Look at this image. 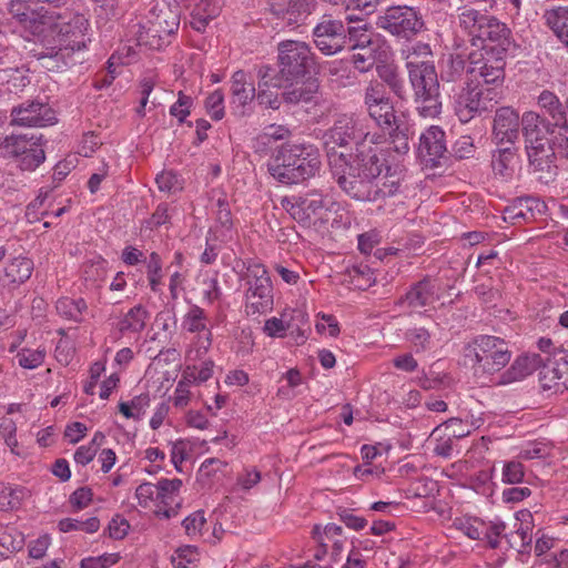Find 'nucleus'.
<instances>
[{
	"mask_svg": "<svg viewBox=\"0 0 568 568\" xmlns=\"http://www.w3.org/2000/svg\"><path fill=\"white\" fill-rule=\"evenodd\" d=\"M521 131L529 164L535 171L554 175L557 156L568 159V126L528 111L523 114Z\"/></svg>",
	"mask_w": 568,
	"mask_h": 568,
	"instance_id": "obj_1",
	"label": "nucleus"
},
{
	"mask_svg": "<svg viewBox=\"0 0 568 568\" xmlns=\"http://www.w3.org/2000/svg\"><path fill=\"white\" fill-rule=\"evenodd\" d=\"M349 158L347 154L332 153L328 168L339 187L352 199L377 202L399 192L403 180L399 165L387 166L386 173L379 180H375L352 169Z\"/></svg>",
	"mask_w": 568,
	"mask_h": 568,
	"instance_id": "obj_2",
	"label": "nucleus"
},
{
	"mask_svg": "<svg viewBox=\"0 0 568 568\" xmlns=\"http://www.w3.org/2000/svg\"><path fill=\"white\" fill-rule=\"evenodd\" d=\"M322 165L318 149L310 143H284L268 162L270 174L283 184H297L315 176Z\"/></svg>",
	"mask_w": 568,
	"mask_h": 568,
	"instance_id": "obj_3",
	"label": "nucleus"
},
{
	"mask_svg": "<svg viewBox=\"0 0 568 568\" xmlns=\"http://www.w3.org/2000/svg\"><path fill=\"white\" fill-rule=\"evenodd\" d=\"M464 356L477 382L485 385L509 363L511 353L504 339L483 335L465 347Z\"/></svg>",
	"mask_w": 568,
	"mask_h": 568,
	"instance_id": "obj_4",
	"label": "nucleus"
},
{
	"mask_svg": "<svg viewBox=\"0 0 568 568\" xmlns=\"http://www.w3.org/2000/svg\"><path fill=\"white\" fill-rule=\"evenodd\" d=\"M371 136L368 121L365 116L355 113L338 114L333 125L323 134L327 163L329 164V154H346L339 149L349 143H354L357 148L359 144L366 143Z\"/></svg>",
	"mask_w": 568,
	"mask_h": 568,
	"instance_id": "obj_5",
	"label": "nucleus"
},
{
	"mask_svg": "<svg viewBox=\"0 0 568 568\" xmlns=\"http://www.w3.org/2000/svg\"><path fill=\"white\" fill-rule=\"evenodd\" d=\"M88 27V20L80 13L71 14L68 19L58 21H54L52 17V24L47 28V33L54 34L55 45L51 47L50 53L41 55V59L59 60L62 59L64 50L74 52L84 49L90 40L87 36Z\"/></svg>",
	"mask_w": 568,
	"mask_h": 568,
	"instance_id": "obj_6",
	"label": "nucleus"
},
{
	"mask_svg": "<svg viewBox=\"0 0 568 568\" xmlns=\"http://www.w3.org/2000/svg\"><path fill=\"white\" fill-rule=\"evenodd\" d=\"M316 65L315 54L304 41L285 40L277 45L280 79L297 81L305 79Z\"/></svg>",
	"mask_w": 568,
	"mask_h": 568,
	"instance_id": "obj_7",
	"label": "nucleus"
},
{
	"mask_svg": "<svg viewBox=\"0 0 568 568\" xmlns=\"http://www.w3.org/2000/svg\"><path fill=\"white\" fill-rule=\"evenodd\" d=\"M245 313L257 318L273 310L274 296L271 278L261 264H252L246 273Z\"/></svg>",
	"mask_w": 568,
	"mask_h": 568,
	"instance_id": "obj_8",
	"label": "nucleus"
},
{
	"mask_svg": "<svg viewBox=\"0 0 568 568\" xmlns=\"http://www.w3.org/2000/svg\"><path fill=\"white\" fill-rule=\"evenodd\" d=\"M499 93L495 88L485 87L480 81L473 82L469 78L465 87L455 97V113L463 123L488 111L497 101Z\"/></svg>",
	"mask_w": 568,
	"mask_h": 568,
	"instance_id": "obj_9",
	"label": "nucleus"
},
{
	"mask_svg": "<svg viewBox=\"0 0 568 568\" xmlns=\"http://www.w3.org/2000/svg\"><path fill=\"white\" fill-rule=\"evenodd\" d=\"M377 27L398 38L410 40L424 29L419 11L408 6H392L379 16Z\"/></svg>",
	"mask_w": 568,
	"mask_h": 568,
	"instance_id": "obj_10",
	"label": "nucleus"
},
{
	"mask_svg": "<svg viewBox=\"0 0 568 568\" xmlns=\"http://www.w3.org/2000/svg\"><path fill=\"white\" fill-rule=\"evenodd\" d=\"M357 29L349 28L343 21L323 16L313 29V40L316 48L325 55H333L342 51L349 39L354 38Z\"/></svg>",
	"mask_w": 568,
	"mask_h": 568,
	"instance_id": "obj_11",
	"label": "nucleus"
},
{
	"mask_svg": "<svg viewBox=\"0 0 568 568\" xmlns=\"http://www.w3.org/2000/svg\"><path fill=\"white\" fill-rule=\"evenodd\" d=\"M23 171H33L45 160L42 136L7 135L2 146Z\"/></svg>",
	"mask_w": 568,
	"mask_h": 568,
	"instance_id": "obj_12",
	"label": "nucleus"
},
{
	"mask_svg": "<svg viewBox=\"0 0 568 568\" xmlns=\"http://www.w3.org/2000/svg\"><path fill=\"white\" fill-rule=\"evenodd\" d=\"M367 144H359L355 153L347 154L351 160L352 169L365 174L366 176L379 180L383 175V169L389 166L386 162L384 150L379 149L375 135H372Z\"/></svg>",
	"mask_w": 568,
	"mask_h": 568,
	"instance_id": "obj_13",
	"label": "nucleus"
},
{
	"mask_svg": "<svg viewBox=\"0 0 568 568\" xmlns=\"http://www.w3.org/2000/svg\"><path fill=\"white\" fill-rule=\"evenodd\" d=\"M539 381L544 389L558 392L568 388V349H556L544 358Z\"/></svg>",
	"mask_w": 568,
	"mask_h": 568,
	"instance_id": "obj_14",
	"label": "nucleus"
},
{
	"mask_svg": "<svg viewBox=\"0 0 568 568\" xmlns=\"http://www.w3.org/2000/svg\"><path fill=\"white\" fill-rule=\"evenodd\" d=\"M11 124L18 126H47L57 122L53 109L40 101H26L11 110Z\"/></svg>",
	"mask_w": 568,
	"mask_h": 568,
	"instance_id": "obj_15",
	"label": "nucleus"
},
{
	"mask_svg": "<svg viewBox=\"0 0 568 568\" xmlns=\"http://www.w3.org/2000/svg\"><path fill=\"white\" fill-rule=\"evenodd\" d=\"M506 54L484 53L477 60L471 59L467 77L473 82L480 81L485 87L503 82L505 78Z\"/></svg>",
	"mask_w": 568,
	"mask_h": 568,
	"instance_id": "obj_16",
	"label": "nucleus"
},
{
	"mask_svg": "<svg viewBox=\"0 0 568 568\" xmlns=\"http://www.w3.org/2000/svg\"><path fill=\"white\" fill-rule=\"evenodd\" d=\"M406 69L414 94L435 92L439 90V81L435 65L429 60H417L415 55H406Z\"/></svg>",
	"mask_w": 568,
	"mask_h": 568,
	"instance_id": "obj_17",
	"label": "nucleus"
},
{
	"mask_svg": "<svg viewBox=\"0 0 568 568\" xmlns=\"http://www.w3.org/2000/svg\"><path fill=\"white\" fill-rule=\"evenodd\" d=\"M477 30L476 39L481 41L485 53L506 54L511 45V38L505 23L488 16L487 21Z\"/></svg>",
	"mask_w": 568,
	"mask_h": 568,
	"instance_id": "obj_18",
	"label": "nucleus"
},
{
	"mask_svg": "<svg viewBox=\"0 0 568 568\" xmlns=\"http://www.w3.org/2000/svg\"><path fill=\"white\" fill-rule=\"evenodd\" d=\"M271 12L288 26L303 24L316 11L317 0H271Z\"/></svg>",
	"mask_w": 568,
	"mask_h": 568,
	"instance_id": "obj_19",
	"label": "nucleus"
},
{
	"mask_svg": "<svg viewBox=\"0 0 568 568\" xmlns=\"http://www.w3.org/2000/svg\"><path fill=\"white\" fill-rule=\"evenodd\" d=\"M9 13L34 36L45 37L47 28L52 24V16L47 11L31 9L24 1L12 0L9 3Z\"/></svg>",
	"mask_w": 568,
	"mask_h": 568,
	"instance_id": "obj_20",
	"label": "nucleus"
},
{
	"mask_svg": "<svg viewBox=\"0 0 568 568\" xmlns=\"http://www.w3.org/2000/svg\"><path fill=\"white\" fill-rule=\"evenodd\" d=\"M446 153L445 132L436 125H432L419 138L417 154L427 168H435Z\"/></svg>",
	"mask_w": 568,
	"mask_h": 568,
	"instance_id": "obj_21",
	"label": "nucleus"
},
{
	"mask_svg": "<svg viewBox=\"0 0 568 568\" xmlns=\"http://www.w3.org/2000/svg\"><path fill=\"white\" fill-rule=\"evenodd\" d=\"M182 480L179 478L160 479L158 481V499L155 515L159 518L170 519L178 515L181 507L180 490Z\"/></svg>",
	"mask_w": 568,
	"mask_h": 568,
	"instance_id": "obj_22",
	"label": "nucleus"
},
{
	"mask_svg": "<svg viewBox=\"0 0 568 568\" xmlns=\"http://www.w3.org/2000/svg\"><path fill=\"white\" fill-rule=\"evenodd\" d=\"M521 120L516 110L503 106L496 110L493 125V134L497 145L516 143L519 136Z\"/></svg>",
	"mask_w": 568,
	"mask_h": 568,
	"instance_id": "obj_23",
	"label": "nucleus"
},
{
	"mask_svg": "<svg viewBox=\"0 0 568 568\" xmlns=\"http://www.w3.org/2000/svg\"><path fill=\"white\" fill-rule=\"evenodd\" d=\"M153 19L150 21L151 27L145 32L152 37L171 36L175 33L180 26L181 12L178 4L163 3L156 6L153 11Z\"/></svg>",
	"mask_w": 568,
	"mask_h": 568,
	"instance_id": "obj_24",
	"label": "nucleus"
},
{
	"mask_svg": "<svg viewBox=\"0 0 568 568\" xmlns=\"http://www.w3.org/2000/svg\"><path fill=\"white\" fill-rule=\"evenodd\" d=\"M545 202L532 196H525L515 200L504 211V221L511 224H519L521 221L534 220L536 214H542L546 211Z\"/></svg>",
	"mask_w": 568,
	"mask_h": 568,
	"instance_id": "obj_25",
	"label": "nucleus"
},
{
	"mask_svg": "<svg viewBox=\"0 0 568 568\" xmlns=\"http://www.w3.org/2000/svg\"><path fill=\"white\" fill-rule=\"evenodd\" d=\"M288 314L283 313L280 318L272 317L265 321L263 331L264 333L270 337H284L286 331H291L292 334L296 332L297 343H303L305 341L304 332L300 328L298 325L294 324L295 320H298L300 322L305 321V314L302 311H292L290 318H287Z\"/></svg>",
	"mask_w": 568,
	"mask_h": 568,
	"instance_id": "obj_26",
	"label": "nucleus"
},
{
	"mask_svg": "<svg viewBox=\"0 0 568 568\" xmlns=\"http://www.w3.org/2000/svg\"><path fill=\"white\" fill-rule=\"evenodd\" d=\"M542 362L544 358L538 354L519 356L513 362L510 367L500 375L497 384L507 385L521 381L541 367Z\"/></svg>",
	"mask_w": 568,
	"mask_h": 568,
	"instance_id": "obj_27",
	"label": "nucleus"
},
{
	"mask_svg": "<svg viewBox=\"0 0 568 568\" xmlns=\"http://www.w3.org/2000/svg\"><path fill=\"white\" fill-rule=\"evenodd\" d=\"M282 99L287 104L308 103L314 100L318 92V83L315 79H302L297 81H285Z\"/></svg>",
	"mask_w": 568,
	"mask_h": 568,
	"instance_id": "obj_28",
	"label": "nucleus"
},
{
	"mask_svg": "<svg viewBox=\"0 0 568 568\" xmlns=\"http://www.w3.org/2000/svg\"><path fill=\"white\" fill-rule=\"evenodd\" d=\"M231 104L244 114L243 109L254 100L255 88L247 81V75L243 70H237L231 79Z\"/></svg>",
	"mask_w": 568,
	"mask_h": 568,
	"instance_id": "obj_29",
	"label": "nucleus"
},
{
	"mask_svg": "<svg viewBox=\"0 0 568 568\" xmlns=\"http://www.w3.org/2000/svg\"><path fill=\"white\" fill-rule=\"evenodd\" d=\"M191 9V26L196 31H203L209 22L217 17L219 4L213 0H187Z\"/></svg>",
	"mask_w": 568,
	"mask_h": 568,
	"instance_id": "obj_30",
	"label": "nucleus"
},
{
	"mask_svg": "<svg viewBox=\"0 0 568 568\" xmlns=\"http://www.w3.org/2000/svg\"><path fill=\"white\" fill-rule=\"evenodd\" d=\"M437 298L434 283L424 278L412 286L403 297V302L412 308H418L433 304Z\"/></svg>",
	"mask_w": 568,
	"mask_h": 568,
	"instance_id": "obj_31",
	"label": "nucleus"
},
{
	"mask_svg": "<svg viewBox=\"0 0 568 568\" xmlns=\"http://www.w3.org/2000/svg\"><path fill=\"white\" fill-rule=\"evenodd\" d=\"M33 271V262L23 256L12 258L3 270L0 278L4 285H20L30 278Z\"/></svg>",
	"mask_w": 568,
	"mask_h": 568,
	"instance_id": "obj_32",
	"label": "nucleus"
},
{
	"mask_svg": "<svg viewBox=\"0 0 568 568\" xmlns=\"http://www.w3.org/2000/svg\"><path fill=\"white\" fill-rule=\"evenodd\" d=\"M516 143H504L493 153L491 166L494 173L501 178H509L514 172L517 156Z\"/></svg>",
	"mask_w": 568,
	"mask_h": 568,
	"instance_id": "obj_33",
	"label": "nucleus"
},
{
	"mask_svg": "<svg viewBox=\"0 0 568 568\" xmlns=\"http://www.w3.org/2000/svg\"><path fill=\"white\" fill-rule=\"evenodd\" d=\"M361 34L357 42L352 47L354 50L352 54V62L359 72L369 71L376 62L375 51L372 47L365 45L371 43L369 37L366 34V29Z\"/></svg>",
	"mask_w": 568,
	"mask_h": 568,
	"instance_id": "obj_34",
	"label": "nucleus"
},
{
	"mask_svg": "<svg viewBox=\"0 0 568 568\" xmlns=\"http://www.w3.org/2000/svg\"><path fill=\"white\" fill-rule=\"evenodd\" d=\"M537 104L549 115L552 123H564V126H568L565 106L554 92L549 90L541 91L537 98Z\"/></svg>",
	"mask_w": 568,
	"mask_h": 568,
	"instance_id": "obj_35",
	"label": "nucleus"
},
{
	"mask_svg": "<svg viewBox=\"0 0 568 568\" xmlns=\"http://www.w3.org/2000/svg\"><path fill=\"white\" fill-rule=\"evenodd\" d=\"M542 18L561 42L568 39V7L548 9L544 12Z\"/></svg>",
	"mask_w": 568,
	"mask_h": 568,
	"instance_id": "obj_36",
	"label": "nucleus"
},
{
	"mask_svg": "<svg viewBox=\"0 0 568 568\" xmlns=\"http://www.w3.org/2000/svg\"><path fill=\"white\" fill-rule=\"evenodd\" d=\"M149 317L148 311L142 305L132 307L119 322L118 329L124 333H140L144 329Z\"/></svg>",
	"mask_w": 568,
	"mask_h": 568,
	"instance_id": "obj_37",
	"label": "nucleus"
},
{
	"mask_svg": "<svg viewBox=\"0 0 568 568\" xmlns=\"http://www.w3.org/2000/svg\"><path fill=\"white\" fill-rule=\"evenodd\" d=\"M366 109L369 116L374 119L377 125L383 130L394 126V124L399 120L395 114V110L389 98Z\"/></svg>",
	"mask_w": 568,
	"mask_h": 568,
	"instance_id": "obj_38",
	"label": "nucleus"
},
{
	"mask_svg": "<svg viewBox=\"0 0 568 568\" xmlns=\"http://www.w3.org/2000/svg\"><path fill=\"white\" fill-rule=\"evenodd\" d=\"M416 110L423 118L434 119L442 112L440 92L424 93L423 97L414 94Z\"/></svg>",
	"mask_w": 568,
	"mask_h": 568,
	"instance_id": "obj_39",
	"label": "nucleus"
},
{
	"mask_svg": "<svg viewBox=\"0 0 568 568\" xmlns=\"http://www.w3.org/2000/svg\"><path fill=\"white\" fill-rule=\"evenodd\" d=\"M390 138L392 149L399 155H404L409 151V125L398 120L394 126L386 129Z\"/></svg>",
	"mask_w": 568,
	"mask_h": 568,
	"instance_id": "obj_40",
	"label": "nucleus"
},
{
	"mask_svg": "<svg viewBox=\"0 0 568 568\" xmlns=\"http://www.w3.org/2000/svg\"><path fill=\"white\" fill-rule=\"evenodd\" d=\"M207 324L209 320L204 310L197 305H192L183 318L184 329L195 335L210 333L211 328Z\"/></svg>",
	"mask_w": 568,
	"mask_h": 568,
	"instance_id": "obj_41",
	"label": "nucleus"
},
{
	"mask_svg": "<svg viewBox=\"0 0 568 568\" xmlns=\"http://www.w3.org/2000/svg\"><path fill=\"white\" fill-rule=\"evenodd\" d=\"M55 308L58 314L62 317L81 322L82 314L87 311L88 306L83 298L73 300L70 297H61L57 301Z\"/></svg>",
	"mask_w": 568,
	"mask_h": 568,
	"instance_id": "obj_42",
	"label": "nucleus"
},
{
	"mask_svg": "<svg viewBox=\"0 0 568 568\" xmlns=\"http://www.w3.org/2000/svg\"><path fill=\"white\" fill-rule=\"evenodd\" d=\"M377 73L381 80L398 97L404 98L406 93L405 82L396 67L384 64L377 67Z\"/></svg>",
	"mask_w": 568,
	"mask_h": 568,
	"instance_id": "obj_43",
	"label": "nucleus"
},
{
	"mask_svg": "<svg viewBox=\"0 0 568 568\" xmlns=\"http://www.w3.org/2000/svg\"><path fill=\"white\" fill-rule=\"evenodd\" d=\"M487 17L488 16L481 14L478 10L464 7L458 14V23L469 36L476 38V33H478L477 29L481 28V24L487 21Z\"/></svg>",
	"mask_w": 568,
	"mask_h": 568,
	"instance_id": "obj_44",
	"label": "nucleus"
},
{
	"mask_svg": "<svg viewBox=\"0 0 568 568\" xmlns=\"http://www.w3.org/2000/svg\"><path fill=\"white\" fill-rule=\"evenodd\" d=\"M24 546L23 535L14 528L0 531V556L6 557L21 550Z\"/></svg>",
	"mask_w": 568,
	"mask_h": 568,
	"instance_id": "obj_45",
	"label": "nucleus"
},
{
	"mask_svg": "<svg viewBox=\"0 0 568 568\" xmlns=\"http://www.w3.org/2000/svg\"><path fill=\"white\" fill-rule=\"evenodd\" d=\"M278 75L280 69L276 71L270 64H261L256 67L258 88H282L285 84V81L283 79H280Z\"/></svg>",
	"mask_w": 568,
	"mask_h": 568,
	"instance_id": "obj_46",
	"label": "nucleus"
},
{
	"mask_svg": "<svg viewBox=\"0 0 568 568\" xmlns=\"http://www.w3.org/2000/svg\"><path fill=\"white\" fill-rule=\"evenodd\" d=\"M212 346V332L194 336L187 352L186 358L192 362L201 359Z\"/></svg>",
	"mask_w": 568,
	"mask_h": 568,
	"instance_id": "obj_47",
	"label": "nucleus"
},
{
	"mask_svg": "<svg viewBox=\"0 0 568 568\" xmlns=\"http://www.w3.org/2000/svg\"><path fill=\"white\" fill-rule=\"evenodd\" d=\"M405 337L417 353L428 349L432 344L430 333L424 327L407 329Z\"/></svg>",
	"mask_w": 568,
	"mask_h": 568,
	"instance_id": "obj_48",
	"label": "nucleus"
},
{
	"mask_svg": "<svg viewBox=\"0 0 568 568\" xmlns=\"http://www.w3.org/2000/svg\"><path fill=\"white\" fill-rule=\"evenodd\" d=\"M45 357V351L38 348V349H29V348H22L17 354L18 364L27 369H33L42 365Z\"/></svg>",
	"mask_w": 568,
	"mask_h": 568,
	"instance_id": "obj_49",
	"label": "nucleus"
},
{
	"mask_svg": "<svg viewBox=\"0 0 568 568\" xmlns=\"http://www.w3.org/2000/svg\"><path fill=\"white\" fill-rule=\"evenodd\" d=\"M205 109L210 116L219 121L224 116V95L221 90H215L205 99Z\"/></svg>",
	"mask_w": 568,
	"mask_h": 568,
	"instance_id": "obj_50",
	"label": "nucleus"
},
{
	"mask_svg": "<svg viewBox=\"0 0 568 568\" xmlns=\"http://www.w3.org/2000/svg\"><path fill=\"white\" fill-rule=\"evenodd\" d=\"M386 99H388V97L386 95L385 87L382 82L373 80L365 88L364 104L366 108L375 105V103L378 102L381 103Z\"/></svg>",
	"mask_w": 568,
	"mask_h": 568,
	"instance_id": "obj_51",
	"label": "nucleus"
},
{
	"mask_svg": "<svg viewBox=\"0 0 568 568\" xmlns=\"http://www.w3.org/2000/svg\"><path fill=\"white\" fill-rule=\"evenodd\" d=\"M525 471L521 463L516 460L506 462L503 467L501 480L504 484L515 485L524 480Z\"/></svg>",
	"mask_w": 568,
	"mask_h": 568,
	"instance_id": "obj_52",
	"label": "nucleus"
},
{
	"mask_svg": "<svg viewBox=\"0 0 568 568\" xmlns=\"http://www.w3.org/2000/svg\"><path fill=\"white\" fill-rule=\"evenodd\" d=\"M22 490L0 484V509L10 510L19 507Z\"/></svg>",
	"mask_w": 568,
	"mask_h": 568,
	"instance_id": "obj_53",
	"label": "nucleus"
},
{
	"mask_svg": "<svg viewBox=\"0 0 568 568\" xmlns=\"http://www.w3.org/2000/svg\"><path fill=\"white\" fill-rule=\"evenodd\" d=\"M192 104L193 99L180 91L178 101L170 108V114L183 123L191 112Z\"/></svg>",
	"mask_w": 568,
	"mask_h": 568,
	"instance_id": "obj_54",
	"label": "nucleus"
},
{
	"mask_svg": "<svg viewBox=\"0 0 568 568\" xmlns=\"http://www.w3.org/2000/svg\"><path fill=\"white\" fill-rule=\"evenodd\" d=\"M158 483H142L135 490V497L141 507H149L151 503L156 504L158 499Z\"/></svg>",
	"mask_w": 568,
	"mask_h": 568,
	"instance_id": "obj_55",
	"label": "nucleus"
},
{
	"mask_svg": "<svg viewBox=\"0 0 568 568\" xmlns=\"http://www.w3.org/2000/svg\"><path fill=\"white\" fill-rule=\"evenodd\" d=\"M119 560V554H103L98 557L83 558L80 562V568H109Z\"/></svg>",
	"mask_w": 568,
	"mask_h": 568,
	"instance_id": "obj_56",
	"label": "nucleus"
},
{
	"mask_svg": "<svg viewBox=\"0 0 568 568\" xmlns=\"http://www.w3.org/2000/svg\"><path fill=\"white\" fill-rule=\"evenodd\" d=\"M290 130L284 125L271 124L266 126L262 134H260L256 141L263 144L268 143L270 141H280L285 140L290 136Z\"/></svg>",
	"mask_w": 568,
	"mask_h": 568,
	"instance_id": "obj_57",
	"label": "nucleus"
},
{
	"mask_svg": "<svg viewBox=\"0 0 568 568\" xmlns=\"http://www.w3.org/2000/svg\"><path fill=\"white\" fill-rule=\"evenodd\" d=\"M506 524L501 520L490 521L486 531L483 534L484 538L487 540L488 546L491 549H497L500 545L499 537H505Z\"/></svg>",
	"mask_w": 568,
	"mask_h": 568,
	"instance_id": "obj_58",
	"label": "nucleus"
},
{
	"mask_svg": "<svg viewBox=\"0 0 568 568\" xmlns=\"http://www.w3.org/2000/svg\"><path fill=\"white\" fill-rule=\"evenodd\" d=\"M17 426L11 418H3L0 423V435L4 438L7 446L13 454L19 455L17 452L18 440L16 437Z\"/></svg>",
	"mask_w": 568,
	"mask_h": 568,
	"instance_id": "obj_59",
	"label": "nucleus"
},
{
	"mask_svg": "<svg viewBox=\"0 0 568 568\" xmlns=\"http://www.w3.org/2000/svg\"><path fill=\"white\" fill-rule=\"evenodd\" d=\"M171 215L169 213V205L160 203L150 219L144 221V227L154 230L170 222Z\"/></svg>",
	"mask_w": 568,
	"mask_h": 568,
	"instance_id": "obj_60",
	"label": "nucleus"
},
{
	"mask_svg": "<svg viewBox=\"0 0 568 568\" xmlns=\"http://www.w3.org/2000/svg\"><path fill=\"white\" fill-rule=\"evenodd\" d=\"M206 519L204 517V513L202 510L194 511L190 516H187L182 525L185 529V532L191 536H197L201 534L203 526L205 525Z\"/></svg>",
	"mask_w": 568,
	"mask_h": 568,
	"instance_id": "obj_61",
	"label": "nucleus"
},
{
	"mask_svg": "<svg viewBox=\"0 0 568 568\" xmlns=\"http://www.w3.org/2000/svg\"><path fill=\"white\" fill-rule=\"evenodd\" d=\"M255 98L260 105L278 110L281 106V98L277 92L272 91L271 88H258L257 93L255 92Z\"/></svg>",
	"mask_w": 568,
	"mask_h": 568,
	"instance_id": "obj_62",
	"label": "nucleus"
},
{
	"mask_svg": "<svg viewBox=\"0 0 568 568\" xmlns=\"http://www.w3.org/2000/svg\"><path fill=\"white\" fill-rule=\"evenodd\" d=\"M162 263L160 255L155 252L150 254L148 262V278L152 291H156L161 280Z\"/></svg>",
	"mask_w": 568,
	"mask_h": 568,
	"instance_id": "obj_63",
	"label": "nucleus"
},
{
	"mask_svg": "<svg viewBox=\"0 0 568 568\" xmlns=\"http://www.w3.org/2000/svg\"><path fill=\"white\" fill-rule=\"evenodd\" d=\"M216 221L226 230L233 225L231 207L224 194L216 200Z\"/></svg>",
	"mask_w": 568,
	"mask_h": 568,
	"instance_id": "obj_64",
	"label": "nucleus"
}]
</instances>
